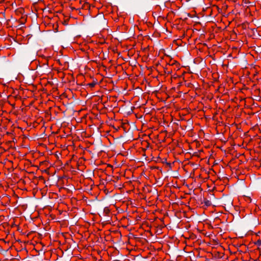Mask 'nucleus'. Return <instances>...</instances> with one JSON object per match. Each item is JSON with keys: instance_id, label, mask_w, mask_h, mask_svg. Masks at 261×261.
<instances>
[{"instance_id": "7ed1b4c3", "label": "nucleus", "mask_w": 261, "mask_h": 261, "mask_svg": "<svg viewBox=\"0 0 261 261\" xmlns=\"http://www.w3.org/2000/svg\"><path fill=\"white\" fill-rule=\"evenodd\" d=\"M256 244L260 246L261 245V240H258L256 242Z\"/></svg>"}, {"instance_id": "f257e3e1", "label": "nucleus", "mask_w": 261, "mask_h": 261, "mask_svg": "<svg viewBox=\"0 0 261 261\" xmlns=\"http://www.w3.org/2000/svg\"><path fill=\"white\" fill-rule=\"evenodd\" d=\"M204 203L206 206H210L212 205L211 202L206 199L204 200Z\"/></svg>"}, {"instance_id": "f03ea898", "label": "nucleus", "mask_w": 261, "mask_h": 261, "mask_svg": "<svg viewBox=\"0 0 261 261\" xmlns=\"http://www.w3.org/2000/svg\"><path fill=\"white\" fill-rule=\"evenodd\" d=\"M96 83L95 82H93L92 83L88 84V85L91 88H93L96 85Z\"/></svg>"}, {"instance_id": "20e7f679", "label": "nucleus", "mask_w": 261, "mask_h": 261, "mask_svg": "<svg viewBox=\"0 0 261 261\" xmlns=\"http://www.w3.org/2000/svg\"><path fill=\"white\" fill-rule=\"evenodd\" d=\"M248 199H249V200L251 201V199L250 198H248Z\"/></svg>"}]
</instances>
